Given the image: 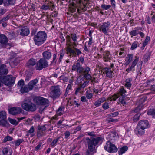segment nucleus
Masks as SVG:
<instances>
[{"mask_svg": "<svg viewBox=\"0 0 155 155\" xmlns=\"http://www.w3.org/2000/svg\"><path fill=\"white\" fill-rule=\"evenodd\" d=\"M37 128L39 130L42 131H45L46 130V127L44 125L41 126L39 125L38 126Z\"/></svg>", "mask_w": 155, "mask_h": 155, "instance_id": "c03bdc74", "label": "nucleus"}, {"mask_svg": "<svg viewBox=\"0 0 155 155\" xmlns=\"http://www.w3.org/2000/svg\"><path fill=\"white\" fill-rule=\"evenodd\" d=\"M2 153L3 155H12V150L10 148L5 147L2 149Z\"/></svg>", "mask_w": 155, "mask_h": 155, "instance_id": "6ab92c4d", "label": "nucleus"}, {"mask_svg": "<svg viewBox=\"0 0 155 155\" xmlns=\"http://www.w3.org/2000/svg\"><path fill=\"white\" fill-rule=\"evenodd\" d=\"M22 108L27 112H34L36 110L37 107L36 104L33 103L31 100L27 97L25 98L21 104Z\"/></svg>", "mask_w": 155, "mask_h": 155, "instance_id": "20e7f679", "label": "nucleus"}, {"mask_svg": "<svg viewBox=\"0 0 155 155\" xmlns=\"http://www.w3.org/2000/svg\"><path fill=\"white\" fill-rule=\"evenodd\" d=\"M74 1V0H73ZM75 2H74L72 5L69 8V11L73 13L75 12L76 8L79 15L82 12L87 10V0H74Z\"/></svg>", "mask_w": 155, "mask_h": 155, "instance_id": "f257e3e1", "label": "nucleus"}, {"mask_svg": "<svg viewBox=\"0 0 155 155\" xmlns=\"http://www.w3.org/2000/svg\"><path fill=\"white\" fill-rule=\"evenodd\" d=\"M24 83L23 80L21 79L19 81L18 83V85L21 88L23 86Z\"/></svg>", "mask_w": 155, "mask_h": 155, "instance_id": "6e6d98bb", "label": "nucleus"}, {"mask_svg": "<svg viewBox=\"0 0 155 155\" xmlns=\"http://www.w3.org/2000/svg\"><path fill=\"white\" fill-rule=\"evenodd\" d=\"M106 144V145L104 147V148L107 151L112 153L117 151V148L114 144L110 142L107 141Z\"/></svg>", "mask_w": 155, "mask_h": 155, "instance_id": "9d476101", "label": "nucleus"}, {"mask_svg": "<svg viewBox=\"0 0 155 155\" xmlns=\"http://www.w3.org/2000/svg\"><path fill=\"white\" fill-rule=\"evenodd\" d=\"M38 81V80L37 79L31 81L28 85L29 89L30 90H32L34 87V86L36 84Z\"/></svg>", "mask_w": 155, "mask_h": 155, "instance_id": "b1692460", "label": "nucleus"}, {"mask_svg": "<svg viewBox=\"0 0 155 155\" xmlns=\"http://www.w3.org/2000/svg\"><path fill=\"white\" fill-rule=\"evenodd\" d=\"M42 54L43 57L42 58L47 60H49L51 57V53L48 51L43 52Z\"/></svg>", "mask_w": 155, "mask_h": 155, "instance_id": "aec40b11", "label": "nucleus"}, {"mask_svg": "<svg viewBox=\"0 0 155 155\" xmlns=\"http://www.w3.org/2000/svg\"><path fill=\"white\" fill-rule=\"evenodd\" d=\"M107 121L108 123H110L111 122H116L118 121L117 119H114L113 118H110L107 120Z\"/></svg>", "mask_w": 155, "mask_h": 155, "instance_id": "052dcab7", "label": "nucleus"}, {"mask_svg": "<svg viewBox=\"0 0 155 155\" xmlns=\"http://www.w3.org/2000/svg\"><path fill=\"white\" fill-rule=\"evenodd\" d=\"M33 101L36 105H48V106L49 101L48 99L44 98L40 96H36L33 99Z\"/></svg>", "mask_w": 155, "mask_h": 155, "instance_id": "6e6552de", "label": "nucleus"}, {"mask_svg": "<svg viewBox=\"0 0 155 155\" xmlns=\"http://www.w3.org/2000/svg\"><path fill=\"white\" fill-rule=\"evenodd\" d=\"M6 12V10L4 8H1L0 9V16L4 14Z\"/></svg>", "mask_w": 155, "mask_h": 155, "instance_id": "0e129e2a", "label": "nucleus"}, {"mask_svg": "<svg viewBox=\"0 0 155 155\" xmlns=\"http://www.w3.org/2000/svg\"><path fill=\"white\" fill-rule=\"evenodd\" d=\"M24 140L23 139H19L17 140H15L14 141V143L16 146H18Z\"/></svg>", "mask_w": 155, "mask_h": 155, "instance_id": "4c0bfd02", "label": "nucleus"}, {"mask_svg": "<svg viewBox=\"0 0 155 155\" xmlns=\"http://www.w3.org/2000/svg\"><path fill=\"white\" fill-rule=\"evenodd\" d=\"M118 114L119 113L118 112H116L109 114L108 116L110 117H113L117 116Z\"/></svg>", "mask_w": 155, "mask_h": 155, "instance_id": "864d4df0", "label": "nucleus"}, {"mask_svg": "<svg viewBox=\"0 0 155 155\" xmlns=\"http://www.w3.org/2000/svg\"><path fill=\"white\" fill-rule=\"evenodd\" d=\"M137 126L145 129L148 127L149 122L146 120H141L139 122Z\"/></svg>", "mask_w": 155, "mask_h": 155, "instance_id": "f3484780", "label": "nucleus"}, {"mask_svg": "<svg viewBox=\"0 0 155 155\" xmlns=\"http://www.w3.org/2000/svg\"><path fill=\"white\" fill-rule=\"evenodd\" d=\"M72 70L74 71L77 70L81 74L83 78L85 79L86 81H85L81 85V88H84L87 84V68H85V69L81 67V65L79 63L77 62L75 64L73 65L72 66Z\"/></svg>", "mask_w": 155, "mask_h": 155, "instance_id": "f03ea898", "label": "nucleus"}, {"mask_svg": "<svg viewBox=\"0 0 155 155\" xmlns=\"http://www.w3.org/2000/svg\"><path fill=\"white\" fill-rule=\"evenodd\" d=\"M29 28L26 26L22 27L20 30V34L22 36H28L29 34Z\"/></svg>", "mask_w": 155, "mask_h": 155, "instance_id": "dca6fc26", "label": "nucleus"}, {"mask_svg": "<svg viewBox=\"0 0 155 155\" xmlns=\"http://www.w3.org/2000/svg\"><path fill=\"white\" fill-rule=\"evenodd\" d=\"M71 38L73 41L75 42L76 41V39L77 38L76 35L75 34H72L71 35Z\"/></svg>", "mask_w": 155, "mask_h": 155, "instance_id": "774afa93", "label": "nucleus"}, {"mask_svg": "<svg viewBox=\"0 0 155 155\" xmlns=\"http://www.w3.org/2000/svg\"><path fill=\"white\" fill-rule=\"evenodd\" d=\"M48 6L47 5L44 4L41 6V9L43 10L49 9Z\"/></svg>", "mask_w": 155, "mask_h": 155, "instance_id": "e2e57ef3", "label": "nucleus"}, {"mask_svg": "<svg viewBox=\"0 0 155 155\" xmlns=\"http://www.w3.org/2000/svg\"><path fill=\"white\" fill-rule=\"evenodd\" d=\"M29 89L28 86H25L24 87H21L20 89V92L22 93H24L28 92L30 91Z\"/></svg>", "mask_w": 155, "mask_h": 155, "instance_id": "f704fd0d", "label": "nucleus"}, {"mask_svg": "<svg viewBox=\"0 0 155 155\" xmlns=\"http://www.w3.org/2000/svg\"><path fill=\"white\" fill-rule=\"evenodd\" d=\"M111 6L110 5H106L105 4L102 5H101V8L104 10H107L109 9Z\"/></svg>", "mask_w": 155, "mask_h": 155, "instance_id": "3c124183", "label": "nucleus"}, {"mask_svg": "<svg viewBox=\"0 0 155 155\" xmlns=\"http://www.w3.org/2000/svg\"><path fill=\"white\" fill-rule=\"evenodd\" d=\"M101 69V71L103 74H106V77L110 78H112L113 71L110 68L106 67Z\"/></svg>", "mask_w": 155, "mask_h": 155, "instance_id": "2eb2a0df", "label": "nucleus"}, {"mask_svg": "<svg viewBox=\"0 0 155 155\" xmlns=\"http://www.w3.org/2000/svg\"><path fill=\"white\" fill-rule=\"evenodd\" d=\"M103 58L105 62H108L110 59L111 56L110 52L108 51H104L103 53Z\"/></svg>", "mask_w": 155, "mask_h": 155, "instance_id": "a211bd4d", "label": "nucleus"}, {"mask_svg": "<svg viewBox=\"0 0 155 155\" xmlns=\"http://www.w3.org/2000/svg\"><path fill=\"white\" fill-rule=\"evenodd\" d=\"M15 2V0H4L3 4L5 6L14 5Z\"/></svg>", "mask_w": 155, "mask_h": 155, "instance_id": "a878e982", "label": "nucleus"}, {"mask_svg": "<svg viewBox=\"0 0 155 155\" xmlns=\"http://www.w3.org/2000/svg\"><path fill=\"white\" fill-rule=\"evenodd\" d=\"M105 101V98L104 97L100 98L95 102L94 104L96 107H98L100 105L101 103Z\"/></svg>", "mask_w": 155, "mask_h": 155, "instance_id": "cd10ccee", "label": "nucleus"}, {"mask_svg": "<svg viewBox=\"0 0 155 155\" xmlns=\"http://www.w3.org/2000/svg\"><path fill=\"white\" fill-rule=\"evenodd\" d=\"M135 59L132 63L131 64L129 68L127 69L126 71L129 73L130 71L133 72L135 71V67L137 64L139 60V57L137 56H135Z\"/></svg>", "mask_w": 155, "mask_h": 155, "instance_id": "4468645a", "label": "nucleus"}, {"mask_svg": "<svg viewBox=\"0 0 155 155\" xmlns=\"http://www.w3.org/2000/svg\"><path fill=\"white\" fill-rule=\"evenodd\" d=\"M6 65L4 64H2L0 66V75H6L8 73L7 69L5 68Z\"/></svg>", "mask_w": 155, "mask_h": 155, "instance_id": "412c9836", "label": "nucleus"}, {"mask_svg": "<svg viewBox=\"0 0 155 155\" xmlns=\"http://www.w3.org/2000/svg\"><path fill=\"white\" fill-rule=\"evenodd\" d=\"M126 92V91L123 88H121L120 89L118 94L119 97L121 96L119 98V101L120 103H121L124 106L126 104V102L124 100V98L126 96L125 94Z\"/></svg>", "mask_w": 155, "mask_h": 155, "instance_id": "9b49d317", "label": "nucleus"}, {"mask_svg": "<svg viewBox=\"0 0 155 155\" xmlns=\"http://www.w3.org/2000/svg\"><path fill=\"white\" fill-rule=\"evenodd\" d=\"M6 119H1L0 120V125L6 126L9 123L6 120Z\"/></svg>", "mask_w": 155, "mask_h": 155, "instance_id": "ea45409f", "label": "nucleus"}, {"mask_svg": "<svg viewBox=\"0 0 155 155\" xmlns=\"http://www.w3.org/2000/svg\"><path fill=\"white\" fill-rule=\"evenodd\" d=\"M47 38V35L44 31H40L37 33L33 38L35 44L37 46H40L44 43Z\"/></svg>", "mask_w": 155, "mask_h": 155, "instance_id": "39448f33", "label": "nucleus"}, {"mask_svg": "<svg viewBox=\"0 0 155 155\" xmlns=\"http://www.w3.org/2000/svg\"><path fill=\"white\" fill-rule=\"evenodd\" d=\"M140 113H138L136 114L134 117V122L137 121L139 119V117L140 116Z\"/></svg>", "mask_w": 155, "mask_h": 155, "instance_id": "a18cd8bd", "label": "nucleus"}, {"mask_svg": "<svg viewBox=\"0 0 155 155\" xmlns=\"http://www.w3.org/2000/svg\"><path fill=\"white\" fill-rule=\"evenodd\" d=\"M102 107L105 110H106L109 108L108 103L105 102L102 105Z\"/></svg>", "mask_w": 155, "mask_h": 155, "instance_id": "13d9d810", "label": "nucleus"}, {"mask_svg": "<svg viewBox=\"0 0 155 155\" xmlns=\"http://www.w3.org/2000/svg\"><path fill=\"white\" fill-rule=\"evenodd\" d=\"M65 107L62 106L59 107L56 111L57 114L59 116H61L63 114V112H64Z\"/></svg>", "mask_w": 155, "mask_h": 155, "instance_id": "c756f323", "label": "nucleus"}, {"mask_svg": "<svg viewBox=\"0 0 155 155\" xmlns=\"http://www.w3.org/2000/svg\"><path fill=\"white\" fill-rule=\"evenodd\" d=\"M147 114L149 115H155V110H150L147 112Z\"/></svg>", "mask_w": 155, "mask_h": 155, "instance_id": "338daca9", "label": "nucleus"}, {"mask_svg": "<svg viewBox=\"0 0 155 155\" xmlns=\"http://www.w3.org/2000/svg\"><path fill=\"white\" fill-rule=\"evenodd\" d=\"M59 78L60 79V80H62L64 82H67L68 81V78L65 77L64 75H62L60 76Z\"/></svg>", "mask_w": 155, "mask_h": 155, "instance_id": "de8ad7c7", "label": "nucleus"}, {"mask_svg": "<svg viewBox=\"0 0 155 155\" xmlns=\"http://www.w3.org/2000/svg\"><path fill=\"white\" fill-rule=\"evenodd\" d=\"M20 60L19 58H16L13 60H11L10 62V65L12 67L17 66L20 62Z\"/></svg>", "mask_w": 155, "mask_h": 155, "instance_id": "393cba45", "label": "nucleus"}, {"mask_svg": "<svg viewBox=\"0 0 155 155\" xmlns=\"http://www.w3.org/2000/svg\"><path fill=\"white\" fill-rule=\"evenodd\" d=\"M64 55V53L63 50L61 51L60 54V57L58 61V63L59 64L61 61V60L63 58V57Z\"/></svg>", "mask_w": 155, "mask_h": 155, "instance_id": "79ce46f5", "label": "nucleus"}, {"mask_svg": "<svg viewBox=\"0 0 155 155\" xmlns=\"http://www.w3.org/2000/svg\"><path fill=\"white\" fill-rule=\"evenodd\" d=\"M10 45H11L10 44L8 43L7 42H5L2 44L1 46L3 48L10 49Z\"/></svg>", "mask_w": 155, "mask_h": 155, "instance_id": "a19ab883", "label": "nucleus"}, {"mask_svg": "<svg viewBox=\"0 0 155 155\" xmlns=\"http://www.w3.org/2000/svg\"><path fill=\"white\" fill-rule=\"evenodd\" d=\"M133 57V54H129L127 55V61L126 65L128 64L132 61Z\"/></svg>", "mask_w": 155, "mask_h": 155, "instance_id": "e433bc0d", "label": "nucleus"}, {"mask_svg": "<svg viewBox=\"0 0 155 155\" xmlns=\"http://www.w3.org/2000/svg\"><path fill=\"white\" fill-rule=\"evenodd\" d=\"M8 112L9 114L15 116L22 112V109L18 107H9L8 109Z\"/></svg>", "mask_w": 155, "mask_h": 155, "instance_id": "f8f14e48", "label": "nucleus"}, {"mask_svg": "<svg viewBox=\"0 0 155 155\" xmlns=\"http://www.w3.org/2000/svg\"><path fill=\"white\" fill-rule=\"evenodd\" d=\"M8 40L6 36L3 34H0V43L2 44L5 42H8Z\"/></svg>", "mask_w": 155, "mask_h": 155, "instance_id": "bb28decb", "label": "nucleus"}, {"mask_svg": "<svg viewBox=\"0 0 155 155\" xmlns=\"http://www.w3.org/2000/svg\"><path fill=\"white\" fill-rule=\"evenodd\" d=\"M8 120L10 123L12 125H15V126L17 125L18 124V122L15 119L9 118H8Z\"/></svg>", "mask_w": 155, "mask_h": 155, "instance_id": "c9c22d12", "label": "nucleus"}, {"mask_svg": "<svg viewBox=\"0 0 155 155\" xmlns=\"http://www.w3.org/2000/svg\"><path fill=\"white\" fill-rule=\"evenodd\" d=\"M35 131V129L33 126H31L29 130L27 132V134H26L27 136L29 135V134H33Z\"/></svg>", "mask_w": 155, "mask_h": 155, "instance_id": "8fccbe9b", "label": "nucleus"}, {"mask_svg": "<svg viewBox=\"0 0 155 155\" xmlns=\"http://www.w3.org/2000/svg\"><path fill=\"white\" fill-rule=\"evenodd\" d=\"M48 66V62L47 61L45 60V59L41 58L37 61L35 66V68L36 70L40 71Z\"/></svg>", "mask_w": 155, "mask_h": 155, "instance_id": "1a4fd4ad", "label": "nucleus"}, {"mask_svg": "<svg viewBox=\"0 0 155 155\" xmlns=\"http://www.w3.org/2000/svg\"><path fill=\"white\" fill-rule=\"evenodd\" d=\"M145 98H141L140 100V104L135 110L134 111L137 112L141 110L142 107L143 106V103L145 101Z\"/></svg>", "mask_w": 155, "mask_h": 155, "instance_id": "4be33fe9", "label": "nucleus"}, {"mask_svg": "<svg viewBox=\"0 0 155 155\" xmlns=\"http://www.w3.org/2000/svg\"><path fill=\"white\" fill-rule=\"evenodd\" d=\"M11 17V15L10 14H8L6 16L3 18L1 20H0V23H2V22H4L8 20Z\"/></svg>", "mask_w": 155, "mask_h": 155, "instance_id": "37998d69", "label": "nucleus"}, {"mask_svg": "<svg viewBox=\"0 0 155 155\" xmlns=\"http://www.w3.org/2000/svg\"><path fill=\"white\" fill-rule=\"evenodd\" d=\"M110 24V23L108 21L103 23L99 27L100 31H101L105 34H107Z\"/></svg>", "mask_w": 155, "mask_h": 155, "instance_id": "ddd939ff", "label": "nucleus"}, {"mask_svg": "<svg viewBox=\"0 0 155 155\" xmlns=\"http://www.w3.org/2000/svg\"><path fill=\"white\" fill-rule=\"evenodd\" d=\"M50 90L51 92L50 93L51 97L52 98L55 99L59 97L61 93L60 87L59 85L51 86L50 88Z\"/></svg>", "mask_w": 155, "mask_h": 155, "instance_id": "0eeeda50", "label": "nucleus"}, {"mask_svg": "<svg viewBox=\"0 0 155 155\" xmlns=\"http://www.w3.org/2000/svg\"><path fill=\"white\" fill-rule=\"evenodd\" d=\"M66 51L67 52V54L69 53L71 55H72L73 56L76 54L75 51L70 47H68L67 48Z\"/></svg>", "mask_w": 155, "mask_h": 155, "instance_id": "7c9ffc66", "label": "nucleus"}, {"mask_svg": "<svg viewBox=\"0 0 155 155\" xmlns=\"http://www.w3.org/2000/svg\"><path fill=\"white\" fill-rule=\"evenodd\" d=\"M144 129H145L144 128H143V127L137 126L135 130L136 133V134L140 135H143L144 133Z\"/></svg>", "mask_w": 155, "mask_h": 155, "instance_id": "5701e85b", "label": "nucleus"}, {"mask_svg": "<svg viewBox=\"0 0 155 155\" xmlns=\"http://www.w3.org/2000/svg\"><path fill=\"white\" fill-rule=\"evenodd\" d=\"M138 33L137 32L136 30H133L130 33V34L132 36H135Z\"/></svg>", "mask_w": 155, "mask_h": 155, "instance_id": "680f3d73", "label": "nucleus"}, {"mask_svg": "<svg viewBox=\"0 0 155 155\" xmlns=\"http://www.w3.org/2000/svg\"><path fill=\"white\" fill-rule=\"evenodd\" d=\"M59 139V137H58L56 139H54L53 141V142L51 143V146L53 147L54 146H55L56 144L57 143Z\"/></svg>", "mask_w": 155, "mask_h": 155, "instance_id": "5fc2aeb1", "label": "nucleus"}, {"mask_svg": "<svg viewBox=\"0 0 155 155\" xmlns=\"http://www.w3.org/2000/svg\"><path fill=\"white\" fill-rule=\"evenodd\" d=\"M128 150V147L126 146H124L122 147L118 151L119 155H122L124 153Z\"/></svg>", "mask_w": 155, "mask_h": 155, "instance_id": "2f4dec72", "label": "nucleus"}, {"mask_svg": "<svg viewBox=\"0 0 155 155\" xmlns=\"http://www.w3.org/2000/svg\"><path fill=\"white\" fill-rule=\"evenodd\" d=\"M90 68L88 67V80H89L90 81L88 82V83H90L91 84H92V83L93 84L94 83V80L95 79L94 78L92 77L90 75L88 74V71L90 70Z\"/></svg>", "mask_w": 155, "mask_h": 155, "instance_id": "72a5a7b5", "label": "nucleus"}, {"mask_svg": "<svg viewBox=\"0 0 155 155\" xmlns=\"http://www.w3.org/2000/svg\"><path fill=\"white\" fill-rule=\"evenodd\" d=\"M58 1L61 2V5H67V0H59Z\"/></svg>", "mask_w": 155, "mask_h": 155, "instance_id": "4d7b16f0", "label": "nucleus"}, {"mask_svg": "<svg viewBox=\"0 0 155 155\" xmlns=\"http://www.w3.org/2000/svg\"><path fill=\"white\" fill-rule=\"evenodd\" d=\"M150 39V38L149 37L147 36L146 37V38L143 43V47H145V46L147 44L148 42L149 41Z\"/></svg>", "mask_w": 155, "mask_h": 155, "instance_id": "09e8293b", "label": "nucleus"}, {"mask_svg": "<svg viewBox=\"0 0 155 155\" xmlns=\"http://www.w3.org/2000/svg\"><path fill=\"white\" fill-rule=\"evenodd\" d=\"M150 54L148 52L147 54L145 55L143 58V61L144 62H147L148 60L150 58Z\"/></svg>", "mask_w": 155, "mask_h": 155, "instance_id": "58836bf2", "label": "nucleus"}, {"mask_svg": "<svg viewBox=\"0 0 155 155\" xmlns=\"http://www.w3.org/2000/svg\"><path fill=\"white\" fill-rule=\"evenodd\" d=\"M57 53L54 54L53 55V60L51 61V63H56L57 61L56 57H57Z\"/></svg>", "mask_w": 155, "mask_h": 155, "instance_id": "69168bd1", "label": "nucleus"}, {"mask_svg": "<svg viewBox=\"0 0 155 155\" xmlns=\"http://www.w3.org/2000/svg\"><path fill=\"white\" fill-rule=\"evenodd\" d=\"M15 78L12 75L0 76V81L5 85L11 87L14 84Z\"/></svg>", "mask_w": 155, "mask_h": 155, "instance_id": "423d86ee", "label": "nucleus"}, {"mask_svg": "<svg viewBox=\"0 0 155 155\" xmlns=\"http://www.w3.org/2000/svg\"><path fill=\"white\" fill-rule=\"evenodd\" d=\"M36 64V63L35 59L33 58H31L27 63L26 65L29 67L31 66H34Z\"/></svg>", "mask_w": 155, "mask_h": 155, "instance_id": "c85d7f7f", "label": "nucleus"}, {"mask_svg": "<svg viewBox=\"0 0 155 155\" xmlns=\"http://www.w3.org/2000/svg\"><path fill=\"white\" fill-rule=\"evenodd\" d=\"M48 6H49L48 8L50 9L51 8L54 9L55 7L54 5L51 2H50L47 4Z\"/></svg>", "mask_w": 155, "mask_h": 155, "instance_id": "bf43d9fd", "label": "nucleus"}, {"mask_svg": "<svg viewBox=\"0 0 155 155\" xmlns=\"http://www.w3.org/2000/svg\"><path fill=\"white\" fill-rule=\"evenodd\" d=\"M13 139L12 137L9 136H7L4 138L3 140V142L5 143L8 141H11Z\"/></svg>", "mask_w": 155, "mask_h": 155, "instance_id": "49530a36", "label": "nucleus"}, {"mask_svg": "<svg viewBox=\"0 0 155 155\" xmlns=\"http://www.w3.org/2000/svg\"><path fill=\"white\" fill-rule=\"evenodd\" d=\"M102 139V138L101 137H97L96 138L91 137L90 140L89 138H88V140H89V143L88 144V155H93L96 152L95 146Z\"/></svg>", "mask_w": 155, "mask_h": 155, "instance_id": "7ed1b4c3", "label": "nucleus"}, {"mask_svg": "<svg viewBox=\"0 0 155 155\" xmlns=\"http://www.w3.org/2000/svg\"><path fill=\"white\" fill-rule=\"evenodd\" d=\"M138 42L137 41L134 42L132 44L131 47V49L133 50L136 48L137 46Z\"/></svg>", "mask_w": 155, "mask_h": 155, "instance_id": "603ef678", "label": "nucleus"}, {"mask_svg": "<svg viewBox=\"0 0 155 155\" xmlns=\"http://www.w3.org/2000/svg\"><path fill=\"white\" fill-rule=\"evenodd\" d=\"M132 78H128L125 81V86L127 88H130L131 87L132 84L131 82L132 81Z\"/></svg>", "mask_w": 155, "mask_h": 155, "instance_id": "473e14b6", "label": "nucleus"}]
</instances>
